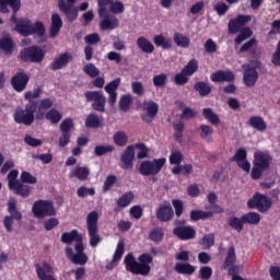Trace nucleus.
I'll return each instance as SVG.
<instances>
[{
	"label": "nucleus",
	"instance_id": "nucleus-12",
	"mask_svg": "<svg viewBox=\"0 0 280 280\" xmlns=\"http://www.w3.org/2000/svg\"><path fill=\"white\" fill-rule=\"evenodd\" d=\"M74 250L75 254L73 253V248L66 247V257H68V259H70V261L75 266H86L89 256H86V253H84V244H75Z\"/></svg>",
	"mask_w": 280,
	"mask_h": 280
},
{
	"label": "nucleus",
	"instance_id": "nucleus-44",
	"mask_svg": "<svg viewBox=\"0 0 280 280\" xmlns=\"http://www.w3.org/2000/svg\"><path fill=\"white\" fill-rule=\"evenodd\" d=\"M244 224H250L253 226H257L259 222H261V214L257 212H247L243 214Z\"/></svg>",
	"mask_w": 280,
	"mask_h": 280
},
{
	"label": "nucleus",
	"instance_id": "nucleus-55",
	"mask_svg": "<svg viewBox=\"0 0 280 280\" xmlns=\"http://www.w3.org/2000/svg\"><path fill=\"white\" fill-rule=\"evenodd\" d=\"M83 72L90 78H97V75H100V69L93 63H86L83 67Z\"/></svg>",
	"mask_w": 280,
	"mask_h": 280
},
{
	"label": "nucleus",
	"instance_id": "nucleus-56",
	"mask_svg": "<svg viewBox=\"0 0 280 280\" xmlns=\"http://www.w3.org/2000/svg\"><path fill=\"white\" fill-rule=\"evenodd\" d=\"M7 178H8V187H9V189L14 188V186L18 183H21V180L16 179V178H19V171L18 170L10 171V173L7 176Z\"/></svg>",
	"mask_w": 280,
	"mask_h": 280
},
{
	"label": "nucleus",
	"instance_id": "nucleus-23",
	"mask_svg": "<svg viewBox=\"0 0 280 280\" xmlns=\"http://www.w3.org/2000/svg\"><path fill=\"white\" fill-rule=\"evenodd\" d=\"M144 106H145L147 113L141 115V119L145 124H152L156 115H159V103L154 101H149V102H144Z\"/></svg>",
	"mask_w": 280,
	"mask_h": 280
},
{
	"label": "nucleus",
	"instance_id": "nucleus-32",
	"mask_svg": "<svg viewBox=\"0 0 280 280\" xmlns=\"http://www.w3.org/2000/svg\"><path fill=\"white\" fill-rule=\"evenodd\" d=\"M247 124L258 132H266V129L268 128L266 120H264V117L261 116H252Z\"/></svg>",
	"mask_w": 280,
	"mask_h": 280
},
{
	"label": "nucleus",
	"instance_id": "nucleus-30",
	"mask_svg": "<svg viewBox=\"0 0 280 280\" xmlns=\"http://www.w3.org/2000/svg\"><path fill=\"white\" fill-rule=\"evenodd\" d=\"M60 30H62V18H60V14L54 13L51 15V25L49 30L50 38H56V36L60 34Z\"/></svg>",
	"mask_w": 280,
	"mask_h": 280
},
{
	"label": "nucleus",
	"instance_id": "nucleus-43",
	"mask_svg": "<svg viewBox=\"0 0 280 280\" xmlns=\"http://www.w3.org/2000/svg\"><path fill=\"white\" fill-rule=\"evenodd\" d=\"M60 12L66 14V19L69 23H73L75 19H78V8L72 7V8H66L65 3L60 4Z\"/></svg>",
	"mask_w": 280,
	"mask_h": 280
},
{
	"label": "nucleus",
	"instance_id": "nucleus-58",
	"mask_svg": "<svg viewBox=\"0 0 280 280\" xmlns=\"http://www.w3.org/2000/svg\"><path fill=\"white\" fill-rule=\"evenodd\" d=\"M215 244V234L210 233V234H206L202 240H201V245L203 246V248L209 249L211 248V246H214Z\"/></svg>",
	"mask_w": 280,
	"mask_h": 280
},
{
	"label": "nucleus",
	"instance_id": "nucleus-6",
	"mask_svg": "<svg viewBox=\"0 0 280 280\" xmlns=\"http://www.w3.org/2000/svg\"><path fill=\"white\" fill-rule=\"evenodd\" d=\"M167 160L165 158L153 159L152 161H143L140 163L138 172L141 176H158L165 167Z\"/></svg>",
	"mask_w": 280,
	"mask_h": 280
},
{
	"label": "nucleus",
	"instance_id": "nucleus-35",
	"mask_svg": "<svg viewBox=\"0 0 280 280\" xmlns=\"http://www.w3.org/2000/svg\"><path fill=\"white\" fill-rule=\"evenodd\" d=\"M173 42L177 47H180L182 49H189V46L191 45V38L178 32L173 34Z\"/></svg>",
	"mask_w": 280,
	"mask_h": 280
},
{
	"label": "nucleus",
	"instance_id": "nucleus-36",
	"mask_svg": "<svg viewBox=\"0 0 280 280\" xmlns=\"http://www.w3.org/2000/svg\"><path fill=\"white\" fill-rule=\"evenodd\" d=\"M137 47L143 51V54H153L154 51V44L150 42L149 38L144 36H140L137 39Z\"/></svg>",
	"mask_w": 280,
	"mask_h": 280
},
{
	"label": "nucleus",
	"instance_id": "nucleus-21",
	"mask_svg": "<svg viewBox=\"0 0 280 280\" xmlns=\"http://www.w3.org/2000/svg\"><path fill=\"white\" fill-rule=\"evenodd\" d=\"M121 170H132L135 167V145L130 144L120 155Z\"/></svg>",
	"mask_w": 280,
	"mask_h": 280
},
{
	"label": "nucleus",
	"instance_id": "nucleus-2",
	"mask_svg": "<svg viewBox=\"0 0 280 280\" xmlns=\"http://www.w3.org/2000/svg\"><path fill=\"white\" fill-rule=\"evenodd\" d=\"M138 259L140 262H137L132 254H128L124 260L126 269L129 272H132V275H141L142 277H147V275H150L152 256L150 254H142Z\"/></svg>",
	"mask_w": 280,
	"mask_h": 280
},
{
	"label": "nucleus",
	"instance_id": "nucleus-20",
	"mask_svg": "<svg viewBox=\"0 0 280 280\" xmlns=\"http://www.w3.org/2000/svg\"><path fill=\"white\" fill-rule=\"evenodd\" d=\"M35 272L37 275V279L39 280H58L54 277V266H51L47 261H43L40 264H35Z\"/></svg>",
	"mask_w": 280,
	"mask_h": 280
},
{
	"label": "nucleus",
	"instance_id": "nucleus-7",
	"mask_svg": "<svg viewBox=\"0 0 280 280\" xmlns=\"http://www.w3.org/2000/svg\"><path fill=\"white\" fill-rule=\"evenodd\" d=\"M45 50L37 45L28 46L20 51V58L23 62H32L34 65H40L45 60Z\"/></svg>",
	"mask_w": 280,
	"mask_h": 280
},
{
	"label": "nucleus",
	"instance_id": "nucleus-47",
	"mask_svg": "<svg viewBox=\"0 0 280 280\" xmlns=\"http://www.w3.org/2000/svg\"><path fill=\"white\" fill-rule=\"evenodd\" d=\"M165 237V231L163 228H154L149 233V240L151 242H154V244H159L160 242H163V238Z\"/></svg>",
	"mask_w": 280,
	"mask_h": 280
},
{
	"label": "nucleus",
	"instance_id": "nucleus-50",
	"mask_svg": "<svg viewBox=\"0 0 280 280\" xmlns=\"http://www.w3.org/2000/svg\"><path fill=\"white\" fill-rule=\"evenodd\" d=\"M130 106H132V95L125 94L119 100V108L122 113H128L130 110Z\"/></svg>",
	"mask_w": 280,
	"mask_h": 280
},
{
	"label": "nucleus",
	"instance_id": "nucleus-52",
	"mask_svg": "<svg viewBox=\"0 0 280 280\" xmlns=\"http://www.w3.org/2000/svg\"><path fill=\"white\" fill-rule=\"evenodd\" d=\"M20 183L26 185H36V183H38V179L34 175H32V173L24 171L21 173Z\"/></svg>",
	"mask_w": 280,
	"mask_h": 280
},
{
	"label": "nucleus",
	"instance_id": "nucleus-11",
	"mask_svg": "<svg viewBox=\"0 0 280 280\" xmlns=\"http://www.w3.org/2000/svg\"><path fill=\"white\" fill-rule=\"evenodd\" d=\"M84 97L88 104L92 103V109L96 113H106V95L103 91H86Z\"/></svg>",
	"mask_w": 280,
	"mask_h": 280
},
{
	"label": "nucleus",
	"instance_id": "nucleus-1",
	"mask_svg": "<svg viewBox=\"0 0 280 280\" xmlns=\"http://www.w3.org/2000/svg\"><path fill=\"white\" fill-rule=\"evenodd\" d=\"M40 95H43V88H36L34 91H27L24 93V100L28 103L25 105V108L21 106L16 107L13 114L15 124L32 126L35 119H43V117H45V113H43V110H49V108H52L54 100L43 98L38 103L36 100H38ZM36 110H38V113L35 116Z\"/></svg>",
	"mask_w": 280,
	"mask_h": 280
},
{
	"label": "nucleus",
	"instance_id": "nucleus-8",
	"mask_svg": "<svg viewBox=\"0 0 280 280\" xmlns=\"http://www.w3.org/2000/svg\"><path fill=\"white\" fill-rule=\"evenodd\" d=\"M247 208L256 209L259 213H268L272 209V199L261 192H255L253 198L247 200Z\"/></svg>",
	"mask_w": 280,
	"mask_h": 280
},
{
	"label": "nucleus",
	"instance_id": "nucleus-62",
	"mask_svg": "<svg viewBox=\"0 0 280 280\" xmlns=\"http://www.w3.org/2000/svg\"><path fill=\"white\" fill-rule=\"evenodd\" d=\"M213 277V269L209 266H203L199 269V279L209 280Z\"/></svg>",
	"mask_w": 280,
	"mask_h": 280
},
{
	"label": "nucleus",
	"instance_id": "nucleus-18",
	"mask_svg": "<svg viewBox=\"0 0 280 280\" xmlns=\"http://www.w3.org/2000/svg\"><path fill=\"white\" fill-rule=\"evenodd\" d=\"M242 69L244 70L243 82L245 86L253 89V86H255L259 80V72H257V69L250 65H243Z\"/></svg>",
	"mask_w": 280,
	"mask_h": 280
},
{
	"label": "nucleus",
	"instance_id": "nucleus-3",
	"mask_svg": "<svg viewBox=\"0 0 280 280\" xmlns=\"http://www.w3.org/2000/svg\"><path fill=\"white\" fill-rule=\"evenodd\" d=\"M14 32H18L20 36H24L27 38V36H38V38H43L45 36V24L40 21H36L34 24H32V21L27 19H20L19 22L14 26Z\"/></svg>",
	"mask_w": 280,
	"mask_h": 280
},
{
	"label": "nucleus",
	"instance_id": "nucleus-38",
	"mask_svg": "<svg viewBox=\"0 0 280 280\" xmlns=\"http://www.w3.org/2000/svg\"><path fill=\"white\" fill-rule=\"evenodd\" d=\"M194 90L199 93L200 97H207V95H211V85L205 81H198L194 84Z\"/></svg>",
	"mask_w": 280,
	"mask_h": 280
},
{
	"label": "nucleus",
	"instance_id": "nucleus-13",
	"mask_svg": "<svg viewBox=\"0 0 280 280\" xmlns=\"http://www.w3.org/2000/svg\"><path fill=\"white\" fill-rule=\"evenodd\" d=\"M27 84H30V74L23 69L16 71L11 78V86L16 93H23L27 89Z\"/></svg>",
	"mask_w": 280,
	"mask_h": 280
},
{
	"label": "nucleus",
	"instance_id": "nucleus-4",
	"mask_svg": "<svg viewBox=\"0 0 280 280\" xmlns=\"http://www.w3.org/2000/svg\"><path fill=\"white\" fill-rule=\"evenodd\" d=\"M270 163H272V155L268 151H256L254 153L253 168L250 176L253 180H259L266 170H270Z\"/></svg>",
	"mask_w": 280,
	"mask_h": 280
},
{
	"label": "nucleus",
	"instance_id": "nucleus-10",
	"mask_svg": "<svg viewBox=\"0 0 280 280\" xmlns=\"http://www.w3.org/2000/svg\"><path fill=\"white\" fill-rule=\"evenodd\" d=\"M33 215L38 219L54 218L56 215V208L51 200L39 199L34 202L32 207Z\"/></svg>",
	"mask_w": 280,
	"mask_h": 280
},
{
	"label": "nucleus",
	"instance_id": "nucleus-27",
	"mask_svg": "<svg viewBox=\"0 0 280 280\" xmlns=\"http://www.w3.org/2000/svg\"><path fill=\"white\" fill-rule=\"evenodd\" d=\"M61 242L62 244H72V242H75V244H84L82 234H80L78 230H71L70 232L62 233Z\"/></svg>",
	"mask_w": 280,
	"mask_h": 280
},
{
	"label": "nucleus",
	"instance_id": "nucleus-45",
	"mask_svg": "<svg viewBox=\"0 0 280 280\" xmlns=\"http://www.w3.org/2000/svg\"><path fill=\"white\" fill-rule=\"evenodd\" d=\"M153 43L155 47H162L163 49H172V39L165 38L163 35H155L153 37Z\"/></svg>",
	"mask_w": 280,
	"mask_h": 280
},
{
	"label": "nucleus",
	"instance_id": "nucleus-48",
	"mask_svg": "<svg viewBox=\"0 0 280 280\" xmlns=\"http://www.w3.org/2000/svg\"><path fill=\"white\" fill-rule=\"evenodd\" d=\"M45 119H47V121H50V124L52 125L60 124V121L62 120V114H60L58 109L51 108L45 114Z\"/></svg>",
	"mask_w": 280,
	"mask_h": 280
},
{
	"label": "nucleus",
	"instance_id": "nucleus-33",
	"mask_svg": "<svg viewBox=\"0 0 280 280\" xmlns=\"http://www.w3.org/2000/svg\"><path fill=\"white\" fill-rule=\"evenodd\" d=\"M10 191H13L15 196H21L22 198H30L32 194V186L19 182L13 188H10Z\"/></svg>",
	"mask_w": 280,
	"mask_h": 280
},
{
	"label": "nucleus",
	"instance_id": "nucleus-16",
	"mask_svg": "<svg viewBox=\"0 0 280 280\" xmlns=\"http://www.w3.org/2000/svg\"><path fill=\"white\" fill-rule=\"evenodd\" d=\"M253 21V16L238 14L235 19L230 20L228 24L229 34H237L240 31L246 27V24Z\"/></svg>",
	"mask_w": 280,
	"mask_h": 280
},
{
	"label": "nucleus",
	"instance_id": "nucleus-37",
	"mask_svg": "<svg viewBox=\"0 0 280 280\" xmlns=\"http://www.w3.org/2000/svg\"><path fill=\"white\" fill-rule=\"evenodd\" d=\"M174 270H175V272H177V275L191 276V275H194V272H196V267H194L189 262H176Z\"/></svg>",
	"mask_w": 280,
	"mask_h": 280
},
{
	"label": "nucleus",
	"instance_id": "nucleus-28",
	"mask_svg": "<svg viewBox=\"0 0 280 280\" xmlns=\"http://www.w3.org/2000/svg\"><path fill=\"white\" fill-rule=\"evenodd\" d=\"M135 200V194L132 191L125 192L121 197H119L116 201L117 207L114 209L116 213H119L121 209H126V207H130V203Z\"/></svg>",
	"mask_w": 280,
	"mask_h": 280
},
{
	"label": "nucleus",
	"instance_id": "nucleus-5",
	"mask_svg": "<svg viewBox=\"0 0 280 280\" xmlns=\"http://www.w3.org/2000/svg\"><path fill=\"white\" fill-rule=\"evenodd\" d=\"M97 222H100V213H97L95 210L91 211L86 217V229L90 237V246H92V248L97 247L100 242H102Z\"/></svg>",
	"mask_w": 280,
	"mask_h": 280
},
{
	"label": "nucleus",
	"instance_id": "nucleus-60",
	"mask_svg": "<svg viewBox=\"0 0 280 280\" xmlns=\"http://www.w3.org/2000/svg\"><path fill=\"white\" fill-rule=\"evenodd\" d=\"M75 126L73 122V118H66L60 124V132H68L71 133V129Z\"/></svg>",
	"mask_w": 280,
	"mask_h": 280
},
{
	"label": "nucleus",
	"instance_id": "nucleus-41",
	"mask_svg": "<svg viewBox=\"0 0 280 280\" xmlns=\"http://www.w3.org/2000/svg\"><path fill=\"white\" fill-rule=\"evenodd\" d=\"M202 116L211 124V126H220V116H218L212 108H203Z\"/></svg>",
	"mask_w": 280,
	"mask_h": 280
},
{
	"label": "nucleus",
	"instance_id": "nucleus-51",
	"mask_svg": "<svg viewBox=\"0 0 280 280\" xmlns=\"http://www.w3.org/2000/svg\"><path fill=\"white\" fill-rule=\"evenodd\" d=\"M114 143L118 145V148H124L128 143V136L124 131H117L114 133Z\"/></svg>",
	"mask_w": 280,
	"mask_h": 280
},
{
	"label": "nucleus",
	"instance_id": "nucleus-42",
	"mask_svg": "<svg viewBox=\"0 0 280 280\" xmlns=\"http://www.w3.org/2000/svg\"><path fill=\"white\" fill-rule=\"evenodd\" d=\"M189 218L191 222H199V220H209V218H213V212L192 210L190 211Z\"/></svg>",
	"mask_w": 280,
	"mask_h": 280
},
{
	"label": "nucleus",
	"instance_id": "nucleus-61",
	"mask_svg": "<svg viewBox=\"0 0 280 280\" xmlns=\"http://www.w3.org/2000/svg\"><path fill=\"white\" fill-rule=\"evenodd\" d=\"M135 148L136 150H139V152L137 153V159H148V154L150 150H148V147L145 145V143H136L133 145V149Z\"/></svg>",
	"mask_w": 280,
	"mask_h": 280
},
{
	"label": "nucleus",
	"instance_id": "nucleus-17",
	"mask_svg": "<svg viewBox=\"0 0 280 280\" xmlns=\"http://www.w3.org/2000/svg\"><path fill=\"white\" fill-rule=\"evenodd\" d=\"M230 161L231 163H236V165L243 170V172H246L247 174L250 172V162H248V152H246V149H237Z\"/></svg>",
	"mask_w": 280,
	"mask_h": 280
},
{
	"label": "nucleus",
	"instance_id": "nucleus-9",
	"mask_svg": "<svg viewBox=\"0 0 280 280\" xmlns=\"http://www.w3.org/2000/svg\"><path fill=\"white\" fill-rule=\"evenodd\" d=\"M7 210L10 215H5L2 224L7 231V233H12V225L14 224V220L16 222H21L23 220V213L19 211V208H16V199L11 198L7 203Z\"/></svg>",
	"mask_w": 280,
	"mask_h": 280
},
{
	"label": "nucleus",
	"instance_id": "nucleus-39",
	"mask_svg": "<svg viewBox=\"0 0 280 280\" xmlns=\"http://www.w3.org/2000/svg\"><path fill=\"white\" fill-rule=\"evenodd\" d=\"M235 261H237V255L235 254V247L230 246L228 248L226 257L223 262V270L231 268V266H235Z\"/></svg>",
	"mask_w": 280,
	"mask_h": 280
},
{
	"label": "nucleus",
	"instance_id": "nucleus-64",
	"mask_svg": "<svg viewBox=\"0 0 280 280\" xmlns=\"http://www.w3.org/2000/svg\"><path fill=\"white\" fill-rule=\"evenodd\" d=\"M95 188H88L86 186H81L77 190V196L79 198H86V196H94Z\"/></svg>",
	"mask_w": 280,
	"mask_h": 280
},
{
	"label": "nucleus",
	"instance_id": "nucleus-29",
	"mask_svg": "<svg viewBox=\"0 0 280 280\" xmlns=\"http://www.w3.org/2000/svg\"><path fill=\"white\" fill-rule=\"evenodd\" d=\"M104 126V117L97 115V113H91L85 118V128H102Z\"/></svg>",
	"mask_w": 280,
	"mask_h": 280
},
{
	"label": "nucleus",
	"instance_id": "nucleus-46",
	"mask_svg": "<svg viewBox=\"0 0 280 280\" xmlns=\"http://www.w3.org/2000/svg\"><path fill=\"white\" fill-rule=\"evenodd\" d=\"M200 137L207 143H212L213 141V128L209 125H200Z\"/></svg>",
	"mask_w": 280,
	"mask_h": 280
},
{
	"label": "nucleus",
	"instance_id": "nucleus-25",
	"mask_svg": "<svg viewBox=\"0 0 280 280\" xmlns=\"http://www.w3.org/2000/svg\"><path fill=\"white\" fill-rule=\"evenodd\" d=\"M121 84V79H116L106 84L105 91L109 95L108 96V104L109 106H115L117 104V89Z\"/></svg>",
	"mask_w": 280,
	"mask_h": 280
},
{
	"label": "nucleus",
	"instance_id": "nucleus-40",
	"mask_svg": "<svg viewBox=\"0 0 280 280\" xmlns=\"http://www.w3.org/2000/svg\"><path fill=\"white\" fill-rule=\"evenodd\" d=\"M228 224L231 229L236 231L237 233H242L244 231V219L243 215L241 218L230 217L228 218Z\"/></svg>",
	"mask_w": 280,
	"mask_h": 280
},
{
	"label": "nucleus",
	"instance_id": "nucleus-59",
	"mask_svg": "<svg viewBox=\"0 0 280 280\" xmlns=\"http://www.w3.org/2000/svg\"><path fill=\"white\" fill-rule=\"evenodd\" d=\"M189 78L190 77L182 70L179 73L175 74L174 82L177 86H185V84L189 82Z\"/></svg>",
	"mask_w": 280,
	"mask_h": 280
},
{
	"label": "nucleus",
	"instance_id": "nucleus-34",
	"mask_svg": "<svg viewBox=\"0 0 280 280\" xmlns=\"http://www.w3.org/2000/svg\"><path fill=\"white\" fill-rule=\"evenodd\" d=\"M14 40L11 37L0 38V49L4 56H12L14 54Z\"/></svg>",
	"mask_w": 280,
	"mask_h": 280
},
{
	"label": "nucleus",
	"instance_id": "nucleus-24",
	"mask_svg": "<svg viewBox=\"0 0 280 280\" xmlns=\"http://www.w3.org/2000/svg\"><path fill=\"white\" fill-rule=\"evenodd\" d=\"M155 218L159 222H172V220H174V209L172 205H160L156 209Z\"/></svg>",
	"mask_w": 280,
	"mask_h": 280
},
{
	"label": "nucleus",
	"instance_id": "nucleus-22",
	"mask_svg": "<svg viewBox=\"0 0 280 280\" xmlns=\"http://www.w3.org/2000/svg\"><path fill=\"white\" fill-rule=\"evenodd\" d=\"M71 61H73V55H71V52H62L54 58L52 62L49 65V69L50 71H60V69H65Z\"/></svg>",
	"mask_w": 280,
	"mask_h": 280
},
{
	"label": "nucleus",
	"instance_id": "nucleus-31",
	"mask_svg": "<svg viewBox=\"0 0 280 280\" xmlns=\"http://www.w3.org/2000/svg\"><path fill=\"white\" fill-rule=\"evenodd\" d=\"M91 176V170L86 166H77L69 173L70 178H78V180H89Z\"/></svg>",
	"mask_w": 280,
	"mask_h": 280
},
{
	"label": "nucleus",
	"instance_id": "nucleus-15",
	"mask_svg": "<svg viewBox=\"0 0 280 280\" xmlns=\"http://www.w3.org/2000/svg\"><path fill=\"white\" fill-rule=\"evenodd\" d=\"M101 21L98 24L101 32H113L119 27V19L114 14L103 12L102 15H98Z\"/></svg>",
	"mask_w": 280,
	"mask_h": 280
},
{
	"label": "nucleus",
	"instance_id": "nucleus-26",
	"mask_svg": "<svg viewBox=\"0 0 280 280\" xmlns=\"http://www.w3.org/2000/svg\"><path fill=\"white\" fill-rule=\"evenodd\" d=\"M211 82H235V74L232 71L218 70L210 77Z\"/></svg>",
	"mask_w": 280,
	"mask_h": 280
},
{
	"label": "nucleus",
	"instance_id": "nucleus-57",
	"mask_svg": "<svg viewBox=\"0 0 280 280\" xmlns=\"http://www.w3.org/2000/svg\"><path fill=\"white\" fill-rule=\"evenodd\" d=\"M108 152H115V147L113 145H96L94 149L95 156H104Z\"/></svg>",
	"mask_w": 280,
	"mask_h": 280
},
{
	"label": "nucleus",
	"instance_id": "nucleus-19",
	"mask_svg": "<svg viewBox=\"0 0 280 280\" xmlns=\"http://www.w3.org/2000/svg\"><path fill=\"white\" fill-rule=\"evenodd\" d=\"M173 235L178 240H182V242H189V240H195L196 229L191 225L175 226L173 229Z\"/></svg>",
	"mask_w": 280,
	"mask_h": 280
},
{
	"label": "nucleus",
	"instance_id": "nucleus-63",
	"mask_svg": "<svg viewBox=\"0 0 280 280\" xmlns=\"http://www.w3.org/2000/svg\"><path fill=\"white\" fill-rule=\"evenodd\" d=\"M165 84H167V74L161 73L153 77V85L156 86L158 89L165 86Z\"/></svg>",
	"mask_w": 280,
	"mask_h": 280
},
{
	"label": "nucleus",
	"instance_id": "nucleus-14",
	"mask_svg": "<svg viewBox=\"0 0 280 280\" xmlns=\"http://www.w3.org/2000/svg\"><path fill=\"white\" fill-rule=\"evenodd\" d=\"M8 5L12 9V15H11V23H15V25L19 23V19L16 18V14H19V10H21V0H0V13L1 14H10V9Z\"/></svg>",
	"mask_w": 280,
	"mask_h": 280
},
{
	"label": "nucleus",
	"instance_id": "nucleus-49",
	"mask_svg": "<svg viewBox=\"0 0 280 280\" xmlns=\"http://www.w3.org/2000/svg\"><path fill=\"white\" fill-rule=\"evenodd\" d=\"M238 32H240V34L234 39L236 45H242V43H244V40H247V38H250V36H253V30H250V27H248V26H244L243 30H241Z\"/></svg>",
	"mask_w": 280,
	"mask_h": 280
},
{
	"label": "nucleus",
	"instance_id": "nucleus-53",
	"mask_svg": "<svg viewBox=\"0 0 280 280\" xmlns=\"http://www.w3.org/2000/svg\"><path fill=\"white\" fill-rule=\"evenodd\" d=\"M126 248V245L124 243V240L118 241V244L116 246V250L113 256V262H117L121 260V257H124V250Z\"/></svg>",
	"mask_w": 280,
	"mask_h": 280
},
{
	"label": "nucleus",
	"instance_id": "nucleus-54",
	"mask_svg": "<svg viewBox=\"0 0 280 280\" xmlns=\"http://www.w3.org/2000/svg\"><path fill=\"white\" fill-rule=\"evenodd\" d=\"M184 73H187L189 77L194 75L198 71V61L196 59H190L188 63L182 69Z\"/></svg>",
	"mask_w": 280,
	"mask_h": 280
}]
</instances>
